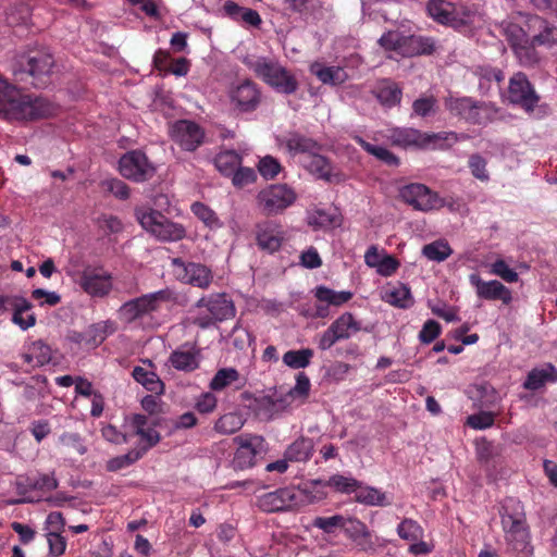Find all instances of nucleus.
<instances>
[{
	"label": "nucleus",
	"mask_w": 557,
	"mask_h": 557,
	"mask_svg": "<svg viewBox=\"0 0 557 557\" xmlns=\"http://www.w3.org/2000/svg\"><path fill=\"white\" fill-rule=\"evenodd\" d=\"M281 170L280 162L271 156L262 158L258 163V171L265 180H273Z\"/></svg>",
	"instance_id": "nucleus-59"
},
{
	"label": "nucleus",
	"mask_w": 557,
	"mask_h": 557,
	"mask_svg": "<svg viewBox=\"0 0 557 557\" xmlns=\"http://www.w3.org/2000/svg\"><path fill=\"white\" fill-rule=\"evenodd\" d=\"M397 533L400 539L416 542L423 536V529L412 519H404L397 527Z\"/></svg>",
	"instance_id": "nucleus-50"
},
{
	"label": "nucleus",
	"mask_w": 557,
	"mask_h": 557,
	"mask_svg": "<svg viewBox=\"0 0 557 557\" xmlns=\"http://www.w3.org/2000/svg\"><path fill=\"white\" fill-rule=\"evenodd\" d=\"M119 170L123 177L136 183L149 181L156 173L154 165L140 150L124 153L119 161Z\"/></svg>",
	"instance_id": "nucleus-11"
},
{
	"label": "nucleus",
	"mask_w": 557,
	"mask_h": 557,
	"mask_svg": "<svg viewBox=\"0 0 557 557\" xmlns=\"http://www.w3.org/2000/svg\"><path fill=\"white\" fill-rule=\"evenodd\" d=\"M309 391L310 380L304 372H300L297 374L295 386L285 392V394L290 395V403H293L295 397H300L302 399L307 398Z\"/></svg>",
	"instance_id": "nucleus-61"
},
{
	"label": "nucleus",
	"mask_w": 557,
	"mask_h": 557,
	"mask_svg": "<svg viewBox=\"0 0 557 557\" xmlns=\"http://www.w3.org/2000/svg\"><path fill=\"white\" fill-rule=\"evenodd\" d=\"M355 500L366 506H386L389 504L386 500L385 493L372 486H363L361 482L355 491Z\"/></svg>",
	"instance_id": "nucleus-33"
},
{
	"label": "nucleus",
	"mask_w": 557,
	"mask_h": 557,
	"mask_svg": "<svg viewBox=\"0 0 557 557\" xmlns=\"http://www.w3.org/2000/svg\"><path fill=\"white\" fill-rule=\"evenodd\" d=\"M102 188L114 195L119 199H127L129 197L128 186L119 178H109L101 182Z\"/></svg>",
	"instance_id": "nucleus-60"
},
{
	"label": "nucleus",
	"mask_w": 557,
	"mask_h": 557,
	"mask_svg": "<svg viewBox=\"0 0 557 557\" xmlns=\"http://www.w3.org/2000/svg\"><path fill=\"white\" fill-rule=\"evenodd\" d=\"M313 351L309 348L288 350L283 356V362L292 369H302L310 364Z\"/></svg>",
	"instance_id": "nucleus-44"
},
{
	"label": "nucleus",
	"mask_w": 557,
	"mask_h": 557,
	"mask_svg": "<svg viewBox=\"0 0 557 557\" xmlns=\"http://www.w3.org/2000/svg\"><path fill=\"white\" fill-rule=\"evenodd\" d=\"M296 199L295 190L287 184H272L258 193L256 202L262 214L272 216L282 213Z\"/></svg>",
	"instance_id": "nucleus-7"
},
{
	"label": "nucleus",
	"mask_w": 557,
	"mask_h": 557,
	"mask_svg": "<svg viewBox=\"0 0 557 557\" xmlns=\"http://www.w3.org/2000/svg\"><path fill=\"white\" fill-rule=\"evenodd\" d=\"M251 69L255 74L276 91L290 95L298 89L296 77L276 61L257 59Z\"/></svg>",
	"instance_id": "nucleus-4"
},
{
	"label": "nucleus",
	"mask_w": 557,
	"mask_h": 557,
	"mask_svg": "<svg viewBox=\"0 0 557 557\" xmlns=\"http://www.w3.org/2000/svg\"><path fill=\"white\" fill-rule=\"evenodd\" d=\"M314 296L322 302H326L333 306H341L352 298V293L347 290L335 292L325 286H318L315 288Z\"/></svg>",
	"instance_id": "nucleus-41"
},
{
	"label": "nucleus",
	"mask_w": 557,
	"mask_h": 557,
	"mask_svg": "<svg viewBox=\"0 0 557 557\" xmlns=\"http://www.w3.org/2000/svg\"><path fill=\"white\" fill-rule=\"evenodd\" d=\"M500 516H502L503 530L505 532V539L509 534H513L518 531H521V530L528 528L524 515L519 513V512L518 513L508 512L507 506L503 507V511L500 512Z\"/></svg>",
	"instance_id": "nucleus-42"
},
{
	"label": "nucleus",
	"mask_w": 557,
	"mask_h": 557,
	"mask_svg": "<svg viewBox=\"0 0 557 557\" xmlns=\"http://www.w3.org/2000/svg\"><path fill=\"white\" fill-rule=\"evenodd\" d=\"M224 10L234 21L243 22L253 27H259L262 23V20L256 10L239 7L233 1L225 2Z\"/></svg>",
	"instance_id": "nucleus-29"
},
{
	"label": "nucleus",
	"mask_w": 557,
	"mask_h": 557,
	"mask_svg": "<svg viewBox=\"0 0 557 557\" xmlns=\"http://www.w3.org/2000/svg\"><path fill=\"white\" fill-rule=\"evenodd\" d=\"M495 416L490 411H481L467 418V424L475 430H484L494 424Z\"/></svg>",
	"instance_id": "nucleus-62"
},
{
	"label": "nucleus",
	"mask_w": 557,
	"mask_h": 557,
	"mask_svg": "<svg viewBox=\"0 0 557 557\" xmlns=\"http://www.w3.org/2000/svg\"><path fill=\"white\" fill-rule=\"evenodd\" d=\"M528 30L533 45L553 47L557 44V28L539 15L527 16Z\"/></svg>",
	"instance_id": "nucleus-23"
},
{
	"label": "nucleus",
	"mask_w": 557,
	"mask_h": 557,
	"mask_svg": "<svg viewBox=\"0 0 557 557\" xmlns=\"http://www.w3.org/2000/svg\"><path fill=\"white\" fill-rule=\"evenodd\" d=\"M242 164V157L235 150H225L218 153L214 158L216 170L224 176H232Z\"/></svg>",
	"instance_id": "nucleus-35"
},
{
	"label": "nucleus",
	"mask_w": 557,
	"mask_h": 557,
	"mask_svg": "<svg viewBox=\"0 0 557 557\" xmlns=\"http://www.w3.org/2000/svg\"><path fill=\"white\" fill-rule=\"evenodd\" d=\"M298 492L293 487L278 488L259 497L258 506L267 512L285 511L297 506Z\"/></svg>",
	"instance_id": "nucleus-20"
},
{
	"label": "nucleus",
	"mask_w": 557,
	"mask_h": 557,
	"mask_svg": "<svg viewBox=\"0 0 557 557\" xmlns=\"http://www.w3.org/2000/svg\"><path fill=\"white\" fill-rule=\"evenodd\" d=\"M58 107L41 97L24 95L15 86L0 81V115L9 121L47 119L55 115Z\"/></svg>",
	"instance_id": "nucleus-1"
},
{
	"label": "nucleus",
	"mask_w": 557,
	"mask_h": 557,
	"mask_svg": "<svg viewBox=\"0 0 557 557\" xmlns=\"http://www.w3.org/2000/svg\"><path fill=\"white\" fill-rule=\"evenodd\" d=\"M11 306L13 307V323L17 324L22 330H27L36 324L35 314H28L26 319L23 318V313L30 310L33 305L24 297H14L10 299Z\"/></svg>",
	"instance_id": "nucleus-31"
},
{
	"label": "nucleus",
	"mask_w": 557,
	"mask_h": 557,
	"mask_svg": "<svg viewBox=\"0 0 557 557\" xmlns=\"http://www.w3.org/2000/svg\"><path fill=\"white\" fill-rule=\"evenodd\" d=\"M435 50L436 45L432 37L410 35L406 36L403 42V57L430 55Z\"/></svg>",
	"instance_id": "nucleus-25"
},
{
	"label": "nucleus",
	"mask_w": 557,
	"mask_h": 557,
	"mask_svg": "<svg viewBox=\"0 0 557 557\" xmlns=\"http://www.w3.org/2000/svg\"><path fill=\"white\" fill-rule=\"evenodd\" d=\"M469 169L471 174L481 182H487L490 180V174L486 169L487 161L480 153H472L469 157L468 161Z\"/></svg>",
	"instance_id": "nucleus-54"
},
{
	"label": "nucleus",
	"mask_w": 557,
	"mask_h": 557,
	"mask_svg": "<svg viewBox=\"0 0 557 557\" xmlns=\"http://www.w3.org/2000/svg\"><path fill=\"white\" fill-rule=\"evenodd\" d=\"M256 243L259 249L273 253L282 247L285 233L281 224L274 221L258 223L255 228Z\"/></svg>",
	"instance_id": "nucleus-19"
},
{
	"label": "nucleus",
	"mask_w": 557,
	"mask_h": 557,
	"mask_svg": "<svg viewBox=\"0 0 557 557\" xmlns=\"http://www.w3.org/2000/svg\"><path fill=\"white\" fill-rule=\"evenodd\" d=\"M244 425V420L240 414L230 412L221 418L214 424V430L221 434H233L239 431Z\"/></svg>",
	"instance_id": "nucleus-45"
},
{
	"label": "nucleus",
	"mask_w": 557,
	"mask_h": 557,
	"mask_svg": "<svg viewBox=\"0 0 557 557\" xmlns=\"http://www.w3.org/2000/svg\"><path fill=\"white\" fill-rule=\"evenodd\" d=\"M97 225L106 235L116 234L123 231L122 221L112 214H102L98 216Z\"/></svg>",
	"instance_id": "nucleus-58"
},
{
	"label": "nucleus",
	"mask_w": 557,
	"mask_h": 557,
	"mask_svg": "<svg viewBox=\"0 0 557 557\" xmlns=\"http://www.w3.org/2000/svg\"><path fill=\"white\" fill-rule=\"evenodd\" d=\"M310 72L323 84L336 86L342 85L348 78L346 71L339 66H323L321 63H313Z\"/></svg>",
	"instance_id": "nucleus-28"
},
{
	"label": "nucleus",
	"mask_w": 557,
	"mask_h": 557,
	"mask_svg": "<svg viewBox=\"0 0 557 557\" xmlns=\"http://www.w3.org/2000/svg\"><path fill=\"white\" fill-rule=\"evenodd\" d=\"M145 455V449H132L125 455L114 457L107 463L109 471H117L139 460Z\"/></svg>",
	"instance_id": "nucleus-49"
},
{
	"label": "nucleus",
	"mask_w": 557,
	"mask_h": 557,
	"mask_svg": "<svg viewBox=\"0 0 557 557\" xmlns=\"http://www.w3.org/2000/svg\"><path fill=\"white\" fill-rule=\"evenodd\" d=\"M352 139L369 154L375 157L377 160L382 161L388 166H398L400 161L399 158L393 153L391 150L382 147L375 146L368 141H366L361 136L354 135Z\"/></svg>",
	"instance_id": "nucleus-30"
},
{
	"label": "nucleus",
	"mask_w": 557,
	"mask_h": 557,
	"mask_svg": "<svg viewBox=\"0 0 557 557\" xmlns=\"http://www.w3.org/2000/svg\"><path fill=\"white\" fill-rule=\"evenodd\" d=\"M536 45L530 39L527 44L517 47L513 51L519 62L523 66H534L540 61V54L535 49Z\"/></svg>",
	"instance_id": "nucleus-51"
},
{
	"label": "nucleus",
	"mask_w": 557,
	"mask_h": 557,
	"mask_svg": "<svg viewBox=\"0 0 557 557\" xmlns=\"http://www.w3.org/2000/svg\"><path fill=\"white\" fill-rule=\"evenodd\" d=\"M78 285L89 296L103 298L112 289V275L98 269L86 268L79 275Z\"/></svg>",
	"instance_id": "nucleus-18"
},
{
	"label": "nucleus",
	"mask_w": 557,
	"mask_h": 557,
	"mask_svg": "<svg viewBox=\"0 0 557 557\" xmlns=\"http://www.w3.org/2000/svg\"><path fill=\"white\" fill-rule=\"evenodd\" d=\"M347 518L344 516L334 515L332 517H317L312 524L325 533H332L336 528L344 530Z\"/></svg>",
	"instance_id": "nucleus-55"
},
{
	"label": "nucleus",
	"mask_w": 557,
	"mask_h": 557,
	"mask_svg": "<svg viewBox=\"0 0 557 557\" xmlns=\"http://www.w3.org/2000/svg\"><path fill=\"white\" fill-rule=\"evenodd\" d=\"M400 199L414 210L428 212L445 206L437 193L432 191L426 185L412 183L399 189Z\"/></svg>",
	"instance_id": "nucleus-10"
},
{
	"label": "nucleus",
	"mask_w": 557,
	"mask_h": 557,
	"mask_svg": "<svg viewBox=\"0 0 557 557\" xmlns=\"http://www.w3.org/2000/svg\"><path fill=\"white\" fill-rule=\"evenodd\" d=\"M59 441L61 445L70 453H75L77 455H84L87 453V446L78 433L64 432L60 435Z\"/></svg>",
	"instance_id": "nucleus-52"
},
{
	"label": "nucleus",
	"mask_w": 557,
	"mask_h": 557,
	"mask_svg": "<svg viewBox=\"0 0 557 557\" xmlns=\"http://www.w3.org/2000/svg\"><path fill=\"white\" fill-rule=\"evenodd\" d=\"M239 379V373L234 368L220 369L210 382L212 391H222Z\"/></svg>",
	"instance_id": "nucleus-48"
},
{
	"label": "nucleus",
	"mask_w": 557,
	"mask_h": 557,
	"mask_svg": "<svg viewBox=\"0 0 557 557\" xmlns=\"http://www.w3.org/2000/svg\"><path fill=\"white\" fill-rule=\"evenodd\" d=\"M290 406V395L277 388L271 389L270 394L255 397L250 405L255 414L263 421H271L277 418L283 412H286Z\"/></svg>",
	"instance_id": "nucleus-12"
},
{
	"label": "nucleus",
	"mask_w": 557,
	"mask_h": 557,
	"mask_svg": "<svg viewBox=\"0 0 557 557\" xmlns=\"http://www.w3.org/2000/svg\"><path fill=\"white\" fill-rule=\"evenodd\" d=\"M474 103L475 101L470 98H459L451 100L448 104V109L466 121H476L475 117L471 115V110Z\"/></svg>",
	"instance_id": "nucleus-56"
},
{
	"label": "nucleus",
	"mask_w": 557,
	"mask_h": 557,
	"mask_svg": "<svg viewBox=\"0 0 557 557\" xmlns=\"http://www.w3.org/2000/svg\"><path fill=\"white\" fill-rule=\"evenodd\" d=\"M231 101L242 113L253 112L261 102V91L251 81H245L231 91Z\"/></svg>",
	"instance_id": "nucleus-21"
},
{
	"label": "nucleus",
	"mask_w": 557,
	"mask_h": 557,
	"mask_svg": "<svg viewBox=\"0 0 557 557\" xmlns=\"http://www.w3.org/2000/svg\"><path fill=\"white\" fill-rule=\"evenodd\" d=\"M471 285L475 288L479 298L485 300H502L504 305H509L512 300L511 292L497 280L485 282L476 273L469 276Z\"/></svg>",
	"instance_id": "nucleus-22"
},
{
	"label": "nucleus",
	"mask_w": 557,
	"mask_h": 557,
	"mask_svg": "<svg viewBox=\"0 0 557 557\" xmlns=\"http://www.w3.org/2000/svg\"><path fill=\"white\" fill-rule=\"evenodd\" d=\"M505 540L511 550L518 554H522L525 557H529L533 554V546L531 545L529 528H525L513 534H509Z\"/></svg>",
	"instance_id": "nucleus-37"
},
{
	"label": "nucleus",
	"mask_w": 557,
	"mask_h": 557,
	"mask_svg": "<svg viewBox=\"0 0 557 557\" xmlns=\"http://www.w3.org/2000/svg\"><path fill=\"white\" fill-rule=\"evenodd\" d=\"M172 297L170 289H161L146 294L124 302L117 310L120 321L131 324L145 315L157 311L161 302L169 301Z\"/></svg>",
	"instance_id": "nucleus-6"
},
{
	"label": "nucleus",
	"mask_w": 557,
	"mask_h": 557,
	"mask_svg": "<svg viewBox=\"0 0 557 557\" xmlns=\"http://www.w3.org/2000/svg\"><path fill=\"white\" fill-rule=\"evenodd\" d=\"M405 38V35L396 30H389L384 33L377 42L384 50L395 51L403 55V42Z\"/></svg>",
	"instance_id": "nucleus-53"
},
{
	"label": "nucleus",
	"mask_w": 557,
	"mask_h": 557,
	"mask_svg": "<svg viewBox=\"0 0 557 557\" xmlns=\"http://www.w3.org/2000/svg\"><path fill=\"white\" fill-rule=\"evenodd\" d=\"M197 308H205L209 314L198 315L194 320V324L200 329H208L215 322H222L235 317L236 309L232 299L225 294H211L201 297L197 304Z\"/></svg>",
	"instance_id": "nucleus-5"
},
{
	"label": "nucleus",
	"mask_w": 557,
	"mask_h": 557,
	"mask_svg": "<svg viewBox=\"0 0 557 557\" xmlns=\"http://www.w3.org/2000/svg\"><path fill=\"white\" fill-rule=\"evenodd\" d=\"M508 100L510 103L518 104L527 112H533L540 101V96L534 87L522 72L515 73L508 85Z\"/></svg>",
	"instance_id": "nucleus-14"
},
{
	"label": "nucleus",
	"mask_w": 557,
	"mask_h": 557,
	"mask_svg": "<svg viewBox=\"0 0 557 557\" xmlns=\"http://www.w3.org/2000/svg\"><path fill=\"white\" fill-rule=\"evenodd\" d=\"M237 445L233 458V467L238 470H245L256 465L257 456L265 450V441L261 435L242 434L233 438Z\"/></svg>",
	"instance_id": "nucleus-13"
},
{
	"label": "nucleus",
	"mask_w": 557,
	"mask_h": 557,
	"mask_svg": "<svg viewBox=\"0 0 557 557\" xmlns=\"http://www.w3.org/2000/svg\"><path fill=\"white\" fill-rule=\"evenodd\" d=\"M310 161L306 165L307 169L318 175V177L327 181L333 182L334 178L337 176L335 174H332V166L329 162V160L320 154V151L310 153Z\"/></svg>",
	"instance_id": "nucleus-39"
},
{
	"label": "nucleus",
	"mask_w": 557,
	"mask_h": 557,
	"mask_svg": "<svg viewBox=\"0 0 557 557\" xmlns=\"http://www.w3.org/2000/svg\"><path fill=\"white\" fill-rule=\"evenodd\" d=\"M556 380V370L552 364H548L545 369H533L530 371L523 386L527 389L536 391L541 388L546 382Z\"/></svg>",
	"instance_id": "nucleus-36"
},
{
	"label": "nucleus",
	"mask_w": 557,
	"mask_h": 557,
	"mask_svg": "<svg viewBox=\"0 0 557 557\" xmlns=\"http://www.w3.org/2000/svg\"><path fill=\"white\" fill-rule=\"evenodd\" d=\"M54 58L48 50H33L21 57L13 74L16 82L45 88L51 82Z\"/></svg>",
	"instance_id": "nucleus-2"
},
{
	"label": "nucleus",
	"mask_w": 557,
	"mask_h": 557,
	"mask_svg": "<svg viewBox=\"0 0 557 557\" xmlns=\"http://www.w3.org/2000/svg\"><path fill=\"white\" fill-rule=\"evenodd\" d=\"M343 531L359 552L372 554L380 546L379 537L373 535L367 524L357 518H347Z\"/></svg>",
	"instance_id": "nucleus-17"
},
{
	"label": "nucleus",
	"mask_w": 557,
	"mask_h": 557,
	"mask_svg": "<svg viewBox=\"0 0 557 557\" xmlns=\"http://www.w3.org/2000/svg\"><path fill=\"white\" fill-rule=\"evenodd\" d=\"M327 485L337 492L350 494L355 493L356 488L359 487V481L354 478L335 474L330 478Z\"/></svg>",
	"instance_id": "nucleus-57"
},
{
	"label": "nucleus",
	"mask_w": 557,
	"mask_h": 557,
	"mask_svg": "<svg viewBox=\"0 0 557 557\" xmlns=\"http://www.w3.org/2000/svg\"><path fill=\"white\" fill-rule=\"evenodd\" d=\"M470 135L466 133L457 134L455 132H441L432 135H424L414 128H394L391 131L389 139L393 145L399 147L421 146L425 143L435 140H450L457 143L467 140Z\"/></svg>",
	"instance_id": "nucleus-9"
},
{
	"label": "nucleus",
	"mask_w": 557,
	"mask_h": 557,
	"mask_svg": "<svg viewBox=\"0 0 557 557\" xmlns=\"http://www.w3.org/2000/svg\"><path fill=\"white\" fill-rule=\"evenodd\" d=\"M199 350L185 345L172 351L169 362L178 371L191 372L199 367Z\"/></svg>",
	"instance_id": "nucleus-24"
},
{
	"label": "nucleus",
	"mask_w": 557,
	"mask_h": 557,
	"mask_svg": "<svg viewBox=\"0 0 557 557\" xmlns=\"http://www.w3.org/2000/svg\"><path fill=\"white\" fill-rule=\"evenodd\" d=\"M171 138L186 151H195L205 139V131L196 122L176 121L171 127Z\"/></svg>",
	"instance_id": "nucleus-16"
},
{
	"label": "nucleus",
	"mask_w": 557,
	"mask_h": 557,
	"mask_svg": "<svg viewBox=\"0 0 557 557\" xmlns=\"http://www.w3.org/2000/svg\"><path fill=\"white\" fill-rule=\"evenodd\" d=\"M330 327L333 330L338 339H348L352 333L361 330L360 323L357 322L350 312H345L338 317Z\"/></svg>",
	"instance_id": "nucleus-34"
},
{
	"label": "nucleus",
	"mask_w": 557,
	"mask_h": 557,
	"mask_svg": "<svg viewBox=\"0 0 557 557\" xmlns=\"http://www.w3.org/2000/svg\"><path fill=\"white\" fill-rule=\"evenodd\" d=\"M453 253L450 246L443 240H435L422 248V255L431 261L442 262Z\"/></svg>",
	"instance_id": "nucleus-43"
},
{
	"label": "nucleus",
	"mask_w": 557,
	"mask_h": 557,
	"mask_svg": "<svg viewBox=\"0 0 557 557\" xmlns=\"http://www.w3.org/2000/svg\"><path fill=\"white\" fill-rule=\"evenodd\" d=\"M285 146L293 156L310 154L321 150V145L317 140L298 132H292L286 136Z\"/></svg>",
	"instance_id": "nucleus-26"
},
{
	"label": "nucleus",
	"mask_w": 557,
	"mask_h": 557,
	"mask_svg": "<svg viewBox=\"0 0 557 557\" xmlns=\"http://www.w3.org/2000/svg\"><path fill=\"white\" fill-rule=\"evenodd\" d=\"M132 376L136 382L141 384L147 391L154 394H162L164 389L163 382L159 379L156 372L149 371L143 367H135Z\"/></svg>",
	"instance_id": "nucleus-32"
},
{
	"label": "nucleus",
	"mask_w": 557,
	"mask_h": 557,
	"mask_svg": "<svg viewBox=\"0 0 557 557\" xmlns=\"http://www.w3.org/2000/svg\"><path fill=\"white\" fill-rule=\"evenodd\" d=\"M375 97L382 106L391 108L400 102L401 89L395 83L384 82L377 87Z\"/></svg>",
	"instance_id": "nucleus-38"
},
{
	"label": "nucleus",
	"mask_w": 557,
	"mask_h": 557,
	"mask_svg": "<svg viewBox=\"0 0 557 557\" xmlns=\"http://www.w3.org/2000/svg\"><path fill=\"white\" fill-rule=\"evenodd\" d=\"M506 35L513 51L517 47L527 44L531 39V32L528 30L527 23L524 26L509 24L506 28Z\"/></svg>",
	"instance_id": "nucleus-47"
},
{
	"label": "nucleus",
	"mask_w": 557,
	"mask_h": 557,
	"mask_svg": "<svg viewBox=\"0 0 557 557\" xmlns=\"http://www.w3.org/2000/svg\"><path fill=\"white\" fill-rule=\"evenodd\" d=\"M231 177L233 185L242 188L253 183L257 175L253 169L239 165Z\"/></svg>",
	"instance_id": "nucleus-64"
},
{
	"label": "nucleus",
	"mask_w": 557,
	"mask_h": 557,
	"mask_svg": "<svg viewBox=\"0 0 557 557\" xmlns=\"http://www.w3.org/2000/svg\"><path fill=\"white\" fill-rule=\"evenodd\" d=\"M313 451V441L309 437L300 436L287 446L284 457L290 462H306L311 458Z\"/></svg>",
	"instance_id": "nucleus-27"
},
{
	"label": "nucleus",
	"mask_w": 557,
	"mask_h": 557,
	"mask_svg": "<svg viewBox=\"0 0 557 557\" xmlns=\"http://www.w3.org/2000/svg\"><path fill=\"white\" fill-rule=\"evenodd\" d=\"M383 299L389 305L403 309L409 308L412 305L410 289L403 284L387 290Z\"/></svg>",
	"instance_id": "nucleus-40"
},
{
	"label": "nucleus",
	"mask_w": 557,
	"mask_h": 557,
	"mask_svg": "<svg viewBox=\"0 0 557 557\" xmlns=\"http://www.w3.org/2000/svg\"><path fill=\"white\" fill-rule=\"evenodd\" d=\"M135 216L144 230L163 242H175L186 236L182 224L170 221L161 212L151 208H136Z\"/></svg>",
	"instance_id": "nucleus-3"
},
{
	"label": "nucleus",
	"mask_w": 557,
	"mask_h": 557,
	"mask_svg": "<svg viewBox=\"0 0 557 557\" xmlns=\"http://www.w3.org/2000/svg\"><path fill=\"white\" fill-rule=\"evenodd\" d=\"M428 14L438 24L461 30L471 23L472 12L458 9L446 0H429L426 2Z\"/></svg>",
	"instance_id": "nucleus-8"
},
{
	"label": "nucleus",
	"mask_w": 557,
	"mask_h": 557,
	"mask_svg": "<svg viewBox=\"0 0 557 557\" xmlns=\"http://www.w3.org/2000/svg\"><path fill=\"white\" fill-rule=\"evenodd\" d=\"M172 267L178 280L199 288H208L213 280L211 270L201 263L184 262L181 258H173Z\"/></svg>",
	"instance_id": "nucleus-15"
},
{
	"label": "nucleus",
	"mask_w": 557,
	"mask_h": 557,
	"mask_svg": "<svg viewBox=\"0 0 557 557\" xmlns=\"http://www.w3.org/2000/svg\"><path fill=\"white\" fill-rule=\"evenodd\" d=\"M58 480L49 474H40L38 478H27V486L30 490L53 491L58 487Z\"/></svg>",
	"instance_id": "nucleus-63"
},
{
	"label": "nucleus",
	"mask_w": 557,
	"mask_h": 557,
	"mask_svg": "<svg viewBox=\"0 0 557 557\" xmlns=\"http://www.w3.org/2000/svg\"><path fill=\"white\" fill-rule=\"evenodd\" d=\"M191 211L206 226L210 228H219L222 226V222L216 213L203 202H194L191 205Z\"/></svg>",
	"instance_id": "nucleus-46"
}]
</instances>
